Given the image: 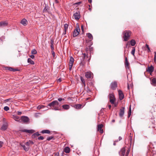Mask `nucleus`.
Returning <instances> with one entry per match:
<instances>
[{"instance_id":"1","label":"nucleus","mask_w":156,"mask_h":156,"mask_svg":"<svg viewBox=\"0 0 156 156\" xmlns=\"http://www.w3.org/2000/svg\"><path fill=\"white\" fill-rule=\"evenodd\" d=\"M48 106L52 108V109L55 110H59L61 108V103H59L56 100L52 101L51 103H49L48 105Z\"/></svg>"},{"instance_id":"2","label":"nucleus","mask_w":156,"mask_h":156,"mask_svg":"<svg viewBox=\"0 0 156 156\" xmlns=\"http://www.w3.org/2000/svg\"><path fill=\"white\" fill-rule=\"evenodd\" d=\"M34 143L32 141L29 140L26 142L25 144V145H24L22 143H20V145L23 147V149L25 151H27L29 149L30 145L31 144L32 145Z\"/></svg>"},{"instance_id":"3","label":"nucleus","mask_w":156,"mask_h":156,"mask_svg":"<svg viewBox=\"0 0 156 156\" xmlns=\"http://www.w3.org/2000/svg\"><path fill=\"white\" fill-rule=\"evenodd\" d=\"M131 32L130 30H125L123 33V38L124 41H127L130 38L131 35Z\"/></svg>"},{"instance_id":"4","label":"nucleus","mask_w":156,"mask_h":156,"mask_svg":"<svg viewBox=\"0 0 156 156\" xmlns=\"http://www.w3.org/2000/svg\"><path fill=\"white\" fill-rule=\"evenodd\" d=\"M130 150H127V151L126 152V149L124 147L122 148L119 152L121 156H128Z\"/></svg>"},{"instance_id":"5","label":"nucleus","mask_w":156,"mask_h":156,"mask_svg":"<svg viewBox=\"0 0 156 156\" xmlns=\"http://www.w3.org/2000/svg\"><path fill=\"white\" fill-rule=\"evenodd\" d=\"M80 31V29L79 27H76V29L74 30L73 34V37H76L78 35Z\"/></svg>"},{"instance_id":"6","label":"nucleus","mask_w":156,"mask_h":156,"mask_svg":"<svg viewBox=\"0 0 156 156\" xmlns=\"http://www.w3.org/2000/svg\"><path fill=\"white\" fill-rule=\"evenodd\" d=\"M108 97L110 99V101L111 103H114L115 100V96L113 93H110L108 95Z\"/></svg>"},{"instance_id":"7","label":"nucleus","mask_w":156,"mask_h":156,"mask_svg":"<svg viewBox=\"0 0 156 156\" xmlns=\"http://www.w3.org/2000/svg\"><path fill=\"white\" fill-rule=\"evenodd\" d=\"M111 88L112 90H115L117 87V82L115 81L112 82L110 85Z\"/></svg>"},{"instance_id":"8","label":"nucleus","mask_w":156,"mask_h":156,"mask_svg":"<svg viewBox=\"0 0 156 156\" xmlns=\"http://www.w3.org/2000/svg\"><path fill=\"white\" fill-rule=\"evenodd\" d=\"M74 62V58L72 56L70 57L69 60V69L70 70H71L73 67Z\"/></svg>"},{"instance_id":"9","label":"nucleus","mask_w":156,"mask_h":156,"mask_svg":"<svg viewBox=\"0 0 156 156\" xmlns=\"http://www.w3.org/2000/svg\"><path fill=\"white\" fill-rule=\"evenodd\" d=\"M29 118L26 116H22L20 119V120L24 123H27L29 121Z\"/></svg>"},{"instance_id":"10","label":"nucleus","mask_w":156,"mask_h":156,"mask_svg":"<svg viewBox=\"0 0 156 156\" xmlns=\"http://www.w3.org/2000/svg\"><path fill=\"white\" fill-rule=\"evenodd\" d=\"M8 22L6 21H2L0 22V28H3L7 26Z\"/></svg>"},{"instance_id":"11","label":"nucleus","mask_w":156,"mask_h":156,"mask_svg":"<svg viewBox=\"0 0 156 156\" xmlns=\"http://www.w3.org/2000/svg\"><path fill=\"white\" fill-rule=\"evenodd\" d=\"M93 74L90 72H87L85 73V76L87 78H90L93 77Z\"/></svg>"},{"instance_id":"12","label":"nucleus","mask_w":156,"mask_h":156,"mask_svg":"<svg viewBox=\"0 0 156 156\" xmlns=\"http://www.w3.org/2000/svg\"><path fill=\"white\" fill-rule=\"evenodd\" d=\"M125 65L126 69H129V62L128 61L127 58L126 57H125Z\"/></svg>"},{"instance_id":"13","label":"nucleus","mask_w":156,"mask_h":156,"mask_svg":"<svg viewBox=\"0 0 156 156\" xmlns=\"http://www.w3.org/2000/svg\"><path fill=\"white\" fill-rule=\"evenodd\" d=\"M119 95V99L120 100H121L123 99L124 98V95L122 91L121 90H118Z\"/></svg>"},{"instance_id":"14","label":"nucleus","mask_w":156,"mask_h":156,"mask_svg":"<svg viewBox=\"0 0 156 156\" xmlns=\"http://www.w3.org/2000/svg\"><path fill=\"white\" fill-rule=\"evenodd\" d=\"M124 109L125 108L124 107H122L120 109V112L119 113V116L120 117H122L124 113Z\"/></svg>"},{"instance_id":"15","label":"nucleus","mask_w":156,"mask_h":156,"mask_svg":"<svg viewBox=\"0 0 156 156\" xmlns=\"http://www.w3.org/2000/svg\"><path fill=\"white\" fill-rule=\"evenodd\" d=\"M154 70V67L152 66H151L150 67H148L147 69V71L149 72L151 74L153 72Z\"/></svg>"},{"instance_id":"16","label":"nucleus","mask_w":156,"mask_h":156,"mask_svg":"<svg viewBox=\"0 0 156 156\" xmlns=\"http://www.w3.org/2000/svg\"><path fill=\"white\" fill-rule=\"evenodd\" d=\"M20 23L22 24L25 26L27 25L28 22L26 19L24 18L21 20Z\"/></svg>"},{"instance_id":"17","label":"nucleus","mask_w":156,"mask_h":156,"mask_svg":"<svg viewBox=\"0 0 156 156\" xmlns=\"http://www.w3.org/2000/svg\"><path fill=\"white\" fill-rule=\"evenodd\" d=\"M12 118L16 121H18L19 122H21V121L20 120V119L19 116L13 115H12Z\"/></svg>"},{"instance_id":"18","label":"nucleus","mask_w":156,"mask_h":156,"mask_svg":"<svg viewBox=\"0 0 156 156\" xmlns=\"http://www.w3.org/2000/svg\"><path fill=\"white\" fill-rule=\"evenodd\" d=\"M23 132H25L30 134H32L35 132V131L33 129L31 130H27V129H23L22 130Z\"/></svg>"},{"instance_id":"19","label":"nucleus","mask_w":156,"mask_h":156,"mask_svg":"<svg viewBox=\"0 0 156 156\" xmlns=\"http://www.w3.org/2000/svg\"><path fill=\"white\" fill-rule=\"evenodd\" d=\"M8 125L7 123L4 124L2 126L1 129L2 130H5L7 128Z\"/></svg>"},{"instance_id":"20","label":"nucleus","mask_w":156,"mask_h":156,"mask_svg":"<svg viewBox=\"0 0 156 156\" xmlns=\"http://www.w3.org/2000/svg\"><path fill=\"white\" fill-rule=\"evenodd\" d=\"M74 16L75 19L76 20H78L80 17V14L77 12L75 13Z\"/></svg>"},{"instance_id":"21","label":"nucleus","mask_w":156,"mask_h":156,"mask_svg":"<svg viewBox=\"0 0 156 156\" xmlns=\"http://www.w3.org/2000/svg\"><path fill=\"white\" fill-rule=\"evenodd\" d=\"M151 83L153 85L156 86V78H154L152 79Z\"/></svg>"},{"instance_id":"22","label":"nucleus","mask_w":156,"mask_h":156,"mask_svg":"<svg viewBox=\"0 0 156 156\" xmlns=\"http://www.w3.org/2000/svg\"><path fill=\"white\" fill-rule=\"evenodd\" d=\"M92 44V43L90 41H87V42L86 44V47H90L91 46V45Z\"/></svg>"},{"instance_id":"23","label":"nucleus","mask_w":156,"mask_h":156,"mask_svg":"<svg viewBox=\"0 0 156 156\" xmlns=\"http://www.w3.org/2000/svg\"><path fill=\"white\" fill-rule=\"evenodd\" d=\"M4 101L5 103L9 102L11 103L13 102V100L12 98H9L5 100Z\"/></svg>"},{"instance_id":"24","label":"nucleus","mask_w":156,"mask_h":156,"mask_svg":"<svg viewBox=\"0 0 156 156\" xmlns=\"http://www.w3.org/2000/svg\"><path fill=\"white\" fill-rule=\"evenodd\" d=\"M87 35L88 38L90 40V41H91L92 40L93 36L91 34L88 33L87 34Z\"/></svg>"},{"instance_id":"25","label":"nucleus","mask_w":156,"mask_h":156,"mask_svg":"<svg viewBox=\"0 0 156 156\" xmlns=\"http://www.w3.org/2000/svg\"><path fill=\"white\" fill-rule=\"evenodd\" d=\"M41 133H49L50 131L48 130H44L42 131Z\"/></svg>"},{"instance_id":"26","label":"nucleus","mask_w":156,"mask_h":156,"mask_svg":"<svg viewBox=\"0 0 156 156\" xmlns=\"http://www.w3.org/2000/svg\"><path fill=\"white\" fill-rule=\"evenodd\" d=\"M27 62L28 63H30L32 65H34V62L30 58H28V59Z\"/></svg>"},{"instance_id":"27","label":"nucleus","mask_w":156,"mask_h":156,"mask_svg":"<svg viewBox=\"0 0 156 156\" xmlns=\"http://www.w3.org/2000/svg\"><path fill=\"white\" fill-rule=\"evenodd\" d=\"M136 42L134 40H132L130 41V44L131 46H134L135 45Z\"/></svg>"},{"instance_id":"28","label":"nucleus","mask_w":156,"mask_h":156,"mask_svg":"<svg viewBox=\"0 0 156 156\" xmlns=\"http://www.w3.org/2000/svg\"><path fill=\"white\" fill-rule=\"evenodd\" d=\"M40 134H39L38 132H36L32 135V137L34 138H35L36 136H38Z\"/></svg>"},{"instance_id":"29","label":"nucleus","mask_w":156,"mask_h":156,"mask_svg":"<svg viewBox=\"0 0 156 156\" xmlns=\"http://www.w3.org/2000/svg\"><path fill=\"white\" fill-rule=\"evenodd\" d=\"M131 106L130 105L129 109L128 111V117L129 118L131 115Z\"/></svg>"},{"instance_id":"30","label":"nucleus","mask_w":156,"mask_h":156,"mask_svg":"<svg viewBox=\"0 0 156 156\" xmlns=\"http://www.w3.org/2000/svg\"><path fill=\"white\" fill-rule=\"evenodd\" d=\"M82 105L81 104H78L75 105V108L77 109H80L82 108Z\"/></svg>"},{"instance_id":"31","label":"nucleus","mask_w":156,"mask_h":156,"mask_svg":"<svg viewBox=\"0 0 156 156\" xmlns=\"http://www.w3.org/2000/svg\"><path fill=\"white\" fill-rule=\"evenodd\" d=\"M64 151L66 153H68V147L66 146L64 149Z\"/></svg>"},{"instance_id":"32","label":"nucleus","mask_w":156,"mask_h":156,"mask_svg":"<svg viewBox=\"0 0 156 156\" xmlns=\"http://www.w3.org/2000/svg\"><path fill=\"white\" fill-rule=\"evenodd\" d=\"M62 107V108L65 109H68V105H63Z\"/></svg>"},{"instance_id":"33","label":"nucleus","mask_w":156,"mask_h":156,"mask_svg":"<svg viewBox=\"0 0 156 156\" xmlns=\"http://www.w3.org/2000/svg\"><path fill=\"white\" fill-rule=\"evenodd\" d=\"M68 25L67 24H66L64 25V28L65 31H67L68 30Z\"/></svg>"},{"instance_id":"34","label":"nucleus","mask_w":156,"mask_h":156,"mask_svg":"<svg viewBox=\"0 0 156 156\" xmlns=\"http://www.w3.org/2000/svg\"><path fill=\"white\" fill-rule=\"evenodd\" d=\"M103 126V125L102 124L99 125L98 126V130L100 129H102V127Z\"/></svg>"},{"instance_id":"35","label":"nucleus","mask_w":156,"mask_h":156,"mask_svg":"<svg viewBox=\"0 0 156 156\" xmlns=\"http://www.w3.org/2000/svg\"><path fill=\"white\" fill-rule=\"evenodd\" d=\"M80 79H81V81H82V83L83 84L84 86H85V81L84 79L82 77H81Z\"/></svg>"},{"instance_id":"36","label":"nucleus","mask_w":156,"mask_h":156,"mask_svg":"<svg viewBox=\"0 0 156 156\" xmlns=\"http://www.w3.org/2000/svg\"><path fill=\"white\" fill-rule=\"evenodd\" d=\"M44 106L43 105H39L37 106V109H40L42 108H44Z\"/></svg>"},{"instance_id":"37","label":"nucleus","mask_w":156,"mask_h":156,"mask_svg":"<svg viewBox=\"0 0 156 156\" xmlns=\"http://www.w3.org/2000/svg\"><path fill=\"white\" fill-rule=\"evenodd\" d=\"M37 51L35 49H34L31 51V53L32 54H37Z\"/></svg>"},{"instance_id":"38","label":"nucleus","mask_w":156,"mask_h":156,"mask_svg":"<svg viewBox=\"0 0 156 156\" xmlns=\"http://www.w3.org/2000/svg\"><path fill=\"white\" fill-rule=\"evenodd\" d=\"M135 49L134 48H133V49H132L131 52V53L132 55H133V56L134 55V53H135Z\"/></svg>"},{"instance_id":"39","label":"nucleus","mask_w":156,"mask_h":156,"mask_svg":"<svg viewBox=\"0 0 156 156\" xmlns=\"http://www.w3.org/2000/svg\"><path fill=\"white\" fill-rule=\"evenodd\" d=\"M9 108L7 106H5L4 108V110L5 111H8L9 110Z\"/></svg>"},{"instance_id":"40","label":"nucleus","mask_w":156,"mask_h":156,"mask_svg":"<svg viewBox=\"0 0 156 156\" xmlns=\"http://www.w3.org/2000/svg\"><path fill=\"white\" fill-rule=\"evenodd\" d=\"M146 48H147V49H148V52H150L151 51V50H150V48L149 46V45L146 44Z\"/></svg>"},{"instance_id":"41","label":"nucleus","mask_w":156,"mask_h":156,"mask_svg":"<svg viewBox=\"0 0 156 156\" xmlns=\"http://www.w3.org/2000/svg\"><path fill=\"white\" fill-rule=\"evenodd\" d=\"M8 69L10 71H12L13 72H15L17 70H16V69H12L11 68H9Z\"/></svg>"},{"instance_id":"42","label":"nucleus","mask_w":156,"mask_h":156,"mask_svg":"<svg viewBox=\"0 0 156 156\" xmlns=\"http://www.w3.org/2000/svg\"><path fill=\"white\" fill-rule=\"evenodd\" d=\"M58 100L59 101L61 102L62 101H64L65 100V99L63 98H59L58 99Z\"/></svg>"},{"instance_id":"43","label":"nucleus","mask_w":156,"mask_h":156,"mask_svg":"<svg viewBox=\"0 0 156 156\" xmlns=\"http://www.w3.org/2000/svg\"><path fill=\"white\" fill-rule=\"evenodd\" d=\"M38 139L39 140H43L44 139V137L43 136H40L38 137Z\"/></svg>"},{"instance_id":"44","label":"nucleus","mask_w":156,"mask_h":156,"mask_svg":"<svg viewBox=\"0 0 156 156\" xmlns=\"http://www.w3.org/2000/svg\"><path fill=\"white\" fill-rule=\"evenodd\" d=\"M53 138V137H52V136L49 137L47 138V140L49 141V140H51V139H52Z\"/></svg>"},{"instance_id":"45","label":"nucleus","mask_w":156,"mask_h":156,"mask_svg":"<svg viewBox=\"0 0 156 156\" xmlns=\"http://www.w3.org/2000/svg\"><path fill=\"white\" fill-rule=\"evenodd\" d=\"M86 49H85V50H86V52H87L88 51H89V47H86Z\"/></svg>"},{"instance_id":"46","label":"nucleus","mask_w":156,"mask_h":156,"mask_svg":"<svg viewBox=\"0 0 156 156\" xmlns=\"http://www.w3.org/2000/svg\"><path fill=\"white\" fill-rule=\"evenodd\" d=\"M3 143L2 142L0 141V148L2 147Z\"/></svg>"},{"instance_id":"47","label":"nucleus","mask_w":156,"mask_h":156,"mask_svg":"<svg viewBox=\"0 0 156 156\" xmlns=\"http://www.w3.org/2000/svg\"><path fill=\"white\" fill-rule=\"evenodd\" d=\"M89 51L90 52L93 50V48L91 47V46L89 47Z\"/></svg>"},{"instance_id":"48","label":"nucleus","mask_w":156,"mask_h":156,"mask_svg":"<svg viewBox=\"0 0 156 156\" xmlns=\"http://www.w3.org/2000/svg\"><path fill=\"white\" fill-rule=\"evenodd\" d=\"M81 29L83 32L84 31L83 26V25H81Z\"/></svg>"},{"instance_id":"49","label":"nucleus","mask_w":156,"mask_h":156,"mask_svg":"<svg viewBox=\"0 0 156 156\" xmlns=\"http://www.w3.org/2000/svg\"><path fill=\"white\" fill-rule=\"evenodd\" d=\"M98 131H99V132L101 133L102 134L103 133V129H100Z\"/></svg>"},{"instance_id":"50","label":"nucleus","mask_w":156,"mask_h":156,"mask_svg":"<svg viewBox=\"0 0 156 156\" xmlns=\"http://www.w3.org/2000/svg\"><path fill=\"white\" fill-rule=\"evenodd\" d=\"M51 50L53 51L54 49L53 45H51Z\"/></svg>"},{"instance_id":"51","label":"nucleus","mask_w":156,"mask_h":156,"mask_svg":"<svg viewBox=\"0 0 156 156\" xmlns=\"http://www.w3.org/2000/svg\"><path fill=\"white\" fill-rule=\"evenodd\" d=\"M112 104H114V105L115 107H116L118 103H115V102H114V103H111Z\"/></svg>"},{"instance_id":"52","label":"nucleus","mask_w":156,"mask_h":156,"mask_svg":"<svg viewBox=\"0 0 156 156\" xmlns=\"http://www.w3.org/2000/svg\"><path fill=\"white\" fill-rule=\"evenodd\" d=\"M22 114V112H21L18 111L17 112V114L19 115H20Z\"/></svg>"},{"instance_id":"53","label":"nucleus","mask_w":156,"mask_h":156,"mask_svg":"<svg viewBox=\"0 0 156 156\" xmlns=\"http://www.w3.org/2000/svg\"><path fill=\"white\" fill-rule=\"evenodd\" d=\"M30 58L32 59H34V55H31L30 56Z\"/></svg>"},{"instance_id":"54","label":"nucleus","mask_w":156,"mask_h":156,"mask_svg":"<svg viewBox=\"0 0 156 156\" xmlns=\"http://www.w3.org/2000/svg\"><path fill=\"white\" fill-rule=\"evenodd\" d=\"M69 102H70V103L72 102V100L70 98H69Z\"/></svg>"},{"instance_id":"55","label":"nucleus","mask_w":156,"mask_h":156,"mask_svg":"<svg viewBox=\"0 0 156 156\" xmlns=\"http://www.w3.org/2000/svg\"><path fill=\"white\" fill-rule=\"evenodd\" d=\"M51 45H53L54 44V41L53 40H51Z\"/></svg>"},{"instance_id":"56","label":"nucleus","mask_w":156,"mask_h":156,"mask_svg":"<svg viewBox=\"0 0 156 156\" xmlns=\"http://www.w3.org/2000/svg\"><path fill=\"white\" fill-rule=\"evenodd\" d=\"M61 81H62V80H61V78H60L58 79L57 80V82H61Z\"/></svg>"},{"instance_id":"57","label":"nucleus","mask_w":156,"mask_h":156,"mask_svg":"<svg viewBox=\"0 0 156 156\" xmlns=\"http://www.w3.org/2000/svg\"><path fill=\"white\" fill-rule=\"evenodd\" d=\"M54 156H59V153H56L55 154Z\"/></svg>"},{"instance_id":"58","label":"nucleus","mask_w":156,"mask_h":156,"mask_svg":"<svg viewBox=\"0 0 156 156\" xmlns=\"http://www.w3.org/2000/svg\"><path fill=\"white\" fill-rule=\"evenodd\" d=\"M87 91H90V89L88 87H87Z\"/></svg>"},{"instance_id":"59","label":"nucleus","mask_w":156,"mask_h":156,"mask_svg":"<svg viewBox=\"0 0 156 156\" xmlns=\"http://www.w3.org/2000/svg\"><path fill=\"white\" fill-rule=\"evenodd\" d=\"M88 2L90 3H91L92 2V0H87Z\"/></svg>"},{"instance_id":"60","label":"nucleus","mask_w":156,"mask_h":156,"mask_svg":"<svg viewBox=\"0 0 156 156\" xmlns=\"http://www.w3.org/2000/svg\"><path fill=\"white\" fill-rule=\"evenodd\" d=\"M108 106L109 109H110L111 108V105H109Z\"/></svg>"},{"instance_id":"61","label":"nucleus","mask_w":156,"mask_h":156,"mask_svg":"<svg viewBox=\"0 0 156 156\" xmlns=\"http://www.w3.org/2000/svg\"><path fill=\"white\" fill-rule=\"evenodd\" d=\"M154 62H155V61L156 60V57L154 56Z\"/></svg>"},{"instance_id":"62","label":"nucleus","mask_w":156,"mask_h":156,"mask_svg":"<svg viewBox=\"0 0 156 156\" xmlns=\"http://www.w3.org/2000/svg\"><path fill=\"white\" fill-rule=\"evenodd\" d=\"M83 55H84L83 59H84V58H85L86 54L85 53H84V54H83Z\"/></svg>"},{"instance_id":"63","label":"nucleus","mask_w":156,"mask_h":156,"mask_svg":"<svg viewBox=\"0 0 156 156\" xmlns=\"http://www.w3.org/2000/svg\"><path fill=\"white\" fill-rule=\"evenodd\" d=\"M66 31H65V30H64V32L63 33V34H64V35L65 34H66Z\"/></svg>"},{"instance_id":"64","label":"nucleus","mask_w":156,"mask_h":156,"mask_svg":"<svg viewBox=\"0 0 156 156\" xmlns=\"http://www.w3.org/2000/svg\"><path fill=\"white\" fill-rule=\"evenodd\" d=\"M154 56L155 57H156V51H155L154 52Z\"/></svg>"}]
</instances>
